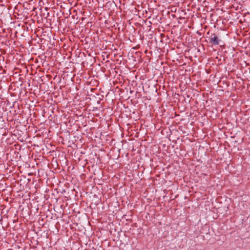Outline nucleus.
I'll use <instances>...</instances> for the list:
<instances>
[{
	"label": "nucleus",
	"instance_id": "obj_5",
	"mask_svg": "<svg viewBox=\"0 0 250 250\" xmlns=\"http://www.w3.org/2000/svg\"><path fill=\"white\" fill-rule=\"evenodd\" d=\"M43 1H40L39 3H41V2H42Z\"/></svg>",
	"mask_w": 250,
	"mask_h": 250
},
{
	"label": "nucleus",
	"instance_id": "obj_1",
	"mask_svg": "<svg viewBox=\"0 0 250 250\" xmlns=\"http://www.w3.org/2000/svg\"><path fill=\"white\" fill-rule=\"evenodd\" d=\"M209 39V42L212 45H218L220 42V39L215 34H212Z\"/></svg>",
	"mask_w": 250,
	"mask_h": 250
},
{
	"label": "nucleus",
	"instance_id": "obj_3",
	"mask_svg": "<svg viewBox=\"0 0 250 250\" xmlns=\"http://www.w3.org/2000/svg\"><path fill=\"white\" fill-rule=\"evenodd\" d=\"M35 9H36V8H35L34 7H33V8H32V10H35Z\"/></svg>",
	"mask_w": 250,
	"mask_h": 250
},
{
	"label": "nucleus",
	"instance_id": "obj_2",
	"mask_svg": "<svg viewBox=\"0 0 250 250\" xmlns=\"http://www.w3.org/2000/svg\"><path fill=\"white\" fill-rule=\"evenodd\" d=\"M30 4L28 3V1H26L25 2L23 3V6L25 7V8L27 9H32V8L31 7V6H28V5H29Z\"/></svg>",
	"mask_w": 250,
	"mask_h": 250
},
{
	"label": "nucleus",
	"instance_id": "obj_4",
	"mask_svg": "<svg viewBox=\"0 0 250 250\" xmlns=\"http://www.w3.org/2000/svg\"><path fill=\"white\" fill-rule=\"evenodd\" d=\"M45 10L47 11V9H48V8H47V7H45Z\"/></svg>",
	"mask_w": 250,
	"mask_h": 250
}]
</instances>
